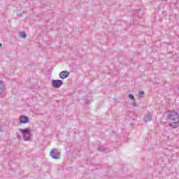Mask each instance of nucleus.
<instances>
[{
  "label": "nucleus",
  "instance_id": "nucleus-1",
  "mask_svg": "<svg viewBox=\"0 0 179 179\" xmlns=\"http://www.w3.org/2000/svg\"><path fill=\"white\" fill-rule=\"evenodd\" d=\"M167 120H168V121H169V122H172L174 121H176V122L179 121L178 113H177L174 110L168 111Z\"/></svg>",
  "mask_w": 179,
  "mask_h": 179
},
{
  "label": "nucleus",
  "instance_id": "nucleus-2",
  "mask_svg": "<svg viewBox=\"0 0 179 179\" xmlns=\"http://www.w3.org/2000/svg\"><path fill=\"white\" fill-rule=\"evenodd\" d=\"M20 131L22 134L23 139L24 141H29L30 139V129L26 128L24 129H20Z\"/></svg>",
  "mask_w": 179,
  "mask_h": 179
},
{
  "label": "nucleus",
  "instance_id": "nucleus-3",
  "mask_svg": "<svg viewBox=\"0 0 179 179\" xmlns=\"http://www.w3.org/2000/svg\"><path fill=\"white\" fill-rule=\"evenodd\" d=\"M50 156L52 157V159H55L56 160L61 159V155H59V151L57 148L52 149L50 151Z\"/></svg>",
  "mask_w": 179,
  "mask_h": 179
},
{
  "label": "nucleus",
  "instance_id": "nucleus-4",
  "mask_svg": "<svg viewBox=\"0 0 179 179\" xmlns=\"http://www.w3.org/2000/svg\"><path fill=\"white\" fill-rule=\"evenodd\" d=\"M64 85V82L62 80H53L52 81V86L55 89H59Z\"/></svg>",
  "mask_w": 179,
  "mask_h": 179
},
{
  "label": "nucleus",
  "instance_id": "nucleus-5",
  "mask_svg": "<svg viewBox=\"0 0 179 179\" xmlns=\"http://www.w3.org/2000/svg\"><path fill=\"white\" fill-rule=\"evenodd\" d=\"M71 75V73L66 71H62L59 74L61 79H66Z\"/></svg>",
  "mask_w": 179,
  "mask_h": 179
},
{
  "label": "nucleus",
  "instance_id": "nucleus-6",
  "mask_svg": "<svg viewBox=\"0 0 179 179\" xmlns=\"http://www.w3.org/2000/svg\"><path fill=\"white\" fill-rule=\"evenodd\" d=\"M20 122H21V124H27V122H29V117L21 115L20 117Z\"/></svg>",
  "mask_w": 179,
  "mask_h": 179
},
{
  "label": "nucleus",
  "instance_id": "nucleus-7",
  "mask_svg": "<svg viewBox=\"0 0 179 179\" xmlns=\"http://www.w3.org/2000/svg\"><path fill=\"white\" fill-rule=\"evenodd\" d=\"M143 121L144 122H148V121H152V113H149L145 115Z\"/></svg>",
  "mask_w": 179,
  "mask_h": 179
},
{
  "label": "nucleus",
  "instance_id": "nucleus-8",
  "mask_svg": "<svg viewBox=\"0 0 179 179\" xmlns=\"http://www.w3.org/2000/svg\"><path fill=\"white\" fill-rule=\"evenodd\" d=\"M178 122L179 121L169 122V127H171V128H173V129L176 128H178Z\"/></svg>",
  "mask_w": 179,
  "mask_h": 179
},
{
  "label": "nucleus",
  "instance_id": "nucleus-9",
  "mask_svg": "<svg viewBox=\"0 0 179 179\" xmlns=\"http://www.w3.org/2000/svg\"><path fill=\"white\" fill-rule=\"evenodd\" d=\"M5 85L3 84V81L0 80V97L2 96V93L5 92Z\"/></svg>",
  "mask_w": 179,
  "mask_h": 179
},
{
  "label": "nucleus",
  "instance_id": "nucleus-10",
  "mask_svg": "<svg viewBox=\"0 0 179 179\" xmlns=\"http://www.w3.org/2000/svg\"><path fill=\"white\" fill-rule=\"evenodd\" d=\"M20 37L22 38H26L27 37V35L24 32H20Z\"/></svg>",
  "mask_w": 179,
  "mask_h": 179
},
{
  "label": "nucleus",
  "instance_id": "nucleus-11",
  "mask_svg": "<svg viewBox=\"0 0 179 179\" xmlns=\"http://www.w3.org/2000/svg\"><path fill=\"white\" fill-rule=\"evenodd\" d=\"M145 95V92L143 91H141L138 92V97L139 99L143 98V96Z\"/></svg>",
  "mask_w": 179,
  "mask_h": 179
},
{
  "label": "nucleus",
  "instance_id": "nucleus-12",
  "mask_svg": "<svg viewBox=\"0 0 179 179\" xmlns=\"http://www.w3.org/2000/svg\"><path fill=\"white\" fill-rule=\"evenodd\" d=\"M97 150L103 153V152H104V148H103L102 147H99L97 148Z\"/></svg>",
  "mask_w": 179,
  "mask_h": 179
},
{
  "label": "nucleus",
  "instance_id": "nucleus-13",
  "mask_svg": "<svg viewBox=\"0 0 179 179\" xmlns=\"http://www.w3.org/2000/svg\"><path fill=\"white\" fill-rule=\"evenodd\" d=\"M129 99H130V100H134V99H135V96H134V95L130 94H129Z\"/></svg>",
  "mask_w": 179,
  "mask_h": 179
},
{
  "label": "nucleus",
  "instance_id": "nucleus-14",
  "mask_svg": "<svg viewBox=\"0 0 179 179\" xmlns=\"http://www.w3.org/2000/svg\"><path fill=\"white\" fill-rule=\"evenodd\" d=\"M132 106L134 107H136L138 106V104L136 103V102L135 101H132Z\"/></svg>",
  "mask_w": 179,
  "mask_h": 179
},
{
  "label": "nucleus",
  "instance_id": "nucleus-15",
  "mask_svg": "<svg viewBox=\"0 0 179 179\" xmlns=\"http://www.w3.org/2000/svg\"><path fill=\"white\" fill-rule=\"evenodd\" d=\"M17 138H18V139H22V136H18Z\"/></svg>",
  "mask_w": 179,
  "mask_h": 179
},
{
  "label": "nucleus",
  "instance_id": "nucleus-16",
  "mask_svg": "<svg viewBox=\"0 0 179 179\" xmlns=\"http://www.w3.org/2000/svg\"><path fill=\"white\" fill-rule=\"evenodd\" d=\"M85 103H86V104H87L89 103V101H87Z\"/></svg>",
  "mask_w": 179,
  "mask_h": 179
},
{
  "label": "nucleus",
  "instance_id": "nucleus-17",
  "mask_svg": "<svg viewBox=\"0 0 179 179\" xmlns=\"http://www.w3.org/2000/svg\"><path fill=\"white\" fill-rule=\"evenodd\" d=\"M2 46V43H0V47H1Z\"/></svg>",
  "mask_w": 179,
  "mask_h": 179
},
{
  "label": "nucleus",
  "instance_id": "nucleus-18",
  "mask_svg": "<svg viewBox=\"0 0 179 179\" xmlns=\"http://www.w3.org/2000/svg\"><path fill=\"white\" fill-rule=\"evenodd\" d=\"M162 1H167V0H162Z\"/></svg>",
  "mask_w": 179,
  "mask_h": 179
},
{
  "label": "nucleus",
  "instance_id": "nucleus-19",
  "mask_svg": "<svg viewBox=\"0 0 179 179\" xmlns=\"http://www.w3.org/2000/svg\"><path fill=\"white\" fill-rule=\"evenodd\" d=\"M17 16H20V15H17Z\"/></svg>",
  "mask_w": 179,
  "mask_h": 179
}]
</instances>
